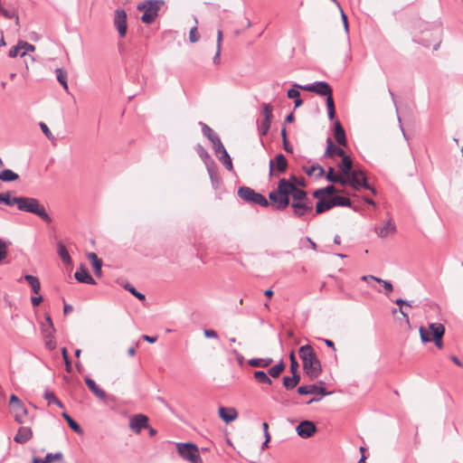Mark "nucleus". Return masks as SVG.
<instances>
[{
  "label": "nucleus",
  "mask_w": 463,
  "mask_h": 463,
  "mask_svg": "<svg viewBox=\"0 0 463 463\" xmlns=\"http://www.w3.org/2000/svg\"><path fill=\"white\" fill-rule=\"evenodd\" d=\"M148 418L144 414H136L129 420V428L136 433L148 427Z\"/></svg>",
  "instance_id": "15"
},
{
  "label": "nucleus",
  "mask_w": 463,
  "mask_h": 463,
  "mask_svg": "<svg viewBox=\"0 0 463 463\" xmlns=\"http://www.w3.org/2000/svg\"><path fill=\"white\" fill-rule=\"evenodd\" d=\"M58 254L63 263L69 264L71 261V259L70 257L69 251L67 250L66 247L62 243L58 244Z\"/></svg>",
  "instance_id": "41"
},
{
  "label": "nucleus",
  "mask_w": 463,
  "mask_h": 463,
  "mask_svg": "<svg viewBox=\"0 0 463 463\" xmlns=\"http://www.w3.org/2000/svg\"><path fill=\"white\" fill-rule=\"evenodd\" d=\"M161 0H148L137 5V9L143 11L141 20L145 24H151L158 15V11L163 5Z\"/></svg>",
  "instance_id": "4"
},
{
  "label": "nucleus",
  "mask_w": 463,
  "mask_h": 463,
  "mask_svg": "<svg viewBox=\"0 0 463 463\" xmlns=\"http://www.w3.org/2000/svg\"><path fill=\"white\" fill-rule=\"evenodd\" d=\"M442 337H443V335H438V336H435L434 338H432L433 341H434L435 345L439 349H441L443 347Z\"/></svg>",
  "instance_id": "64"
},
{
  "label": "nucleus",
  "mask_w": 463,
  "mask_h": 463,
  "mask_svg": "<svg viewBox=\"0 0 463 463\" xmlns=\"http://www.w3.org/2000/svg\"><path fill=\"white\" fill-rule=\"evenodd\" d=\"M19 196L11 197L10 193H2L0 194V203H5L9 206L16 205L18 203Z\"/></svg>",
  "instance_id": "36"
},
{
  "label": "nucleus",
  "mask_w": 463,
  "mask_h": 463,
  "mask_svg": "<svg viewBox=\"0 0 463 463\" xmlns=\"http://www.w3.org/2000/svg\"><path fill=\"white\" fill-rule=\"evenodd\" d=\"M200 39V34L198 33L197 25H194L190 29L189 32V41L192 43H197Z\"/></svg>",
  "instance_id": "51"
},
{
  "label": "nucleus",
  "mask_w": 463,
  "mask_h": 463,
  "mask_svg": "<svg viewBox=\"0 0 463 463\" xmlns=\"http://www.w3.org/2000/svg\"><path fill=\"white\" fill-rule=\"evenodd\" d=\"M62 458L61 452L48 453L44 458V463H52L54 460H60Z\"/></svg>",
  "instance_id": "48"
},
{
  "label": "nucleus",
  "mask_w": 463,
  "mask_h": 463,
  "mask_svg": "<svg viewBox=\"0 0 463 463\" xmlns=\"http://www.w3.org/2000/svg\"><path fill=\"white\" fill-rule=\"evenodd\" d=\"M0 14L5 19H14L15 24L19 25V16L17 10L14 7H4L2 5V0H0Z\"/></svg>",
  "instance_id": "19"
},
{
  "label": "nucleus",
  "mask_w": 463,
  "mask_h": 463,
  "mask_svg": "<svg viewBox=\"0 0 463 463\" xmlns=\"http://www.w3.org/2000/svg\"><path fill=\"white\" fill-rule=\"evenodd\" d=\"M282 382H283V386L287 390H292V389H294L297 386L295 384V383L293 382L292 378L289 377V376H284L283 379H282Z\"/></svg>",
  "instance_id": "54"
},
{
  "label": "nucleus",
  "mask_w": 463,
  "mask_h": 463,
  "mask_svg": "<svg viewBox=\"0 0 463 463\" xmlns=\"http://www.w3.org/2000/svg\"><path fill=\"white\" fill-rule=\"evenodd\" d=\"M296 431L299 437L307 439L316 433L317 427L315 423L310 420H303L297 426Z\"/></svg>",
  "instance_id": "12"
},
{
  "label": "nucleus",
  "mask_w": 463,
  "mask_h": 463,
  "mask_svg": "<svg viewBox=\"0 0 463 463\" xmlns=\"http://www.w3.org/2000/svg\"><path fill=\"white\" fill-rule=\"evenodd\" d=\"M341 157H342V161L338 165V167L340 168L342 173L345 176H347L353 171L352 170L353 162H352V159L349 156H347L346 155H344V156H341Z\"/></svg>",
  "instance_id": "28"
},
{
  "label": "nucleus",
  "mask_w": 463,
  "mask_h": 463,
  "mask_svg": "<svg viewBox=\"0 0 463 463\" xmlns=\"http://www.w3.org/2000/svg\"><path fill=\"white\" fill-rule=\"evenodd\" d=\"M337 175L339 174H335L333 167H330L327 174H326V180L332 183H335L336 180Z\"/></svg>",
  "instance_id": "57"
},
{
  "label": "nucleus",
  "mask_w": 463,
  "mask_h": 463,
  "mask_svg": "<svg viewBox=\"0 0 463 463\" xmlns=\"http://www.w3.org/2000/svg\"><path fill=\"white\" fill-rule=\"evenodd\" d=\"M326 195V193L323 191V188L317 189L313 193V196L315 198H317L319 200H325L324 197Z\"/></svg>",
  "instance_id": "62"
},
{
  "label": "nucleus",
  "mask_w": 463,
  "mask_h": 463,
  "mask_svg": "<svg viewBox=\"0 0 463 463\" xmlns=\"http://www.w3.org/2000/svg\"><path fill=\"white\" fill-rule=\"evenodd\" d=\"M219 417L227 424L235 420L238 417V411L233 407H219L218 409Z\"/></svg>",
  "instance_id": "16"
},
{
  "label": "nucleus",
  "mask_w": 463,
  "mask_h": 463,
  "mask_svg": "<svg viewBox=\"0 0 463 463\" xmlns=\"http://www.w3.org/2000/svg\"><path fill=\"white\" fill-rule=\"evenodd\" d=\"M45 340V345L48 349L52 350L56 346V343L53 339V335L52 336H49L48 338H44Z\"/></svg>",
  "instance_id": "58"
},
{
  "label": "nucleus",
  "mask_w": 463,
  "mask_h": 463,
  "mask_svg": "<svg viewBox=\"0 0 463 463\" xmlns=\"http://www.w3.org/2000/svg\"><path fill=\"white\" fill-rule=\"evenodd\" d=\"M376 282L383 285L386 295H389L393 290V287H392V283L387 280H383L380 278H377Z\"/></svg>",
  "instance_id": "53"
},
{
  "label": "nucleus",
  "mask_w": 463,
  "mask_h": 463,
  "mask_svg": "<svg viewBox=\"0 0 463 463\" xmlns=\"http://www.w3.org/2000/svg\"><path fill=\"white\" fill-rule=\"evenodd\" d=\"M45 320L47 323V327L43 326V337L48 338L49 336H52V335L54 334L55 328L53 326L52 320L49 315L45 316Z\"/></svg>",
  "instance_id": "37"
},
{
  "label": "nucleus",
  "mask_w": 463,
  "mask_h": 463,
  "mask_svg": "<svg viewBox=\"0 0 463 463\" xmlns=\"http://www.w3.org/2000/svg\"><path fill=\"white\" fill-rule=\"evenodd\" d=\"M299 356L303 362L305 373L311 379H317L322 373V366L313 347L309 345H302L299 350Z\"/></svg>",
  "instance_id": "2"
},
{
  "label": "nucleus",
  "mask_w": 463,
  "mask_h": 463,
  "mask_svg": "<svg viewBox=\"0 0 463 463\" xmlns=\"http://www.w3.org/2000/svg\"><path fill=\"white\" fill-rule=\"evenodd\" d=\"M202 131L203 134L211 141L215 153L220 149H223L224 146L222 145L221 139L209 126L206 124H202Z\"/></svg>",
  "instance_id": "14"
},
{
  "label": "nucleus",
  "mask_w": 463,
  "mask_h": 463,
  "mask_svg": "<svg viewBox=\"0 0 463 463\" xmlns=\"http://www.w3.org/2000/svg\"><path fill=\"white\" fill-rule=\"evenodd\" d=\"M326 108H327V115L329 119H334L335 116V102L333 99V95L329 96L326 99Z\"/></svg>",
  "instance_id": "43"
},
{
  "label": "nucleus",
  "mask_w": 463,
  "mask_h": 463,
  "mask_svg": "<svg viewBox=\"0 0 463 463\" xmlns=\"http://www.w3.org/2000/svg\"><path fill=\"white\" fill-rule=\"evenodd\" d=\"M88 259L91 262L96 276H101L102 260L98 258L97 254L90 252L88 254Z\"/></svg>",
  "instance_id": "25"
},
{
  "label": "nucleus",
  "mask_w": 463,
  "mask_h": 463,
  "mask_svg": "<svg viewBox=\"0 0 463 463\" xmlns=\"http://www.w3.org/2000/svg\"><path fill=\"white\" fill-rule=\"evenodd\" d=\"M288 167V161L283 154H278L274 159L269 161V175L274 172L283 174Z\"/></svg>",
  "instance_id": "11"
},
{
  "label": "nucleus",
  "mask_w": 463,
  "mask_h": 463,
  "mask_svg": "<svg viewBox=\"0 0 463 463\" xmlns=\"http://www.w3.org/2000/svg\"><path fill=\"white\" fill-rule=\"evenodd\" d=\"M19 178V175L10 169H4L0 172V180L3 182H13Z\"/></svg>",
  "instance_id": "35"
},
{
  "label": "nucleus",
  "mask_w": 463,
  "mask_h": 463,
  "mask_svg": "<svg viewBox=\"0 0 463 463\" xmlns=\"http://www.w3.org/2000/svg\"><path fill=\"white\" fill-rule=\"evenodd\" d=\"M326 143H327L326 149L325 152L326 156L332 157L335 155H336L341 157V156H344V155H345L344 149H342L341 147L335 146L330 138L327 139Z\"/></svg>",
  "instance_id": "22"
},
{
  "label": "nucleus",
  "mask_w": 463,
  "mask_h": 463,
  "mask_svg": "<svg viewBox=\"0 0 463 463\" xmlns=\"http://www.w3.org/2000/svg\"><path fill=\"white\" fill-rule=\"evenodd\" d=\"M335 141L340 146H346V137L344 128L342 127L340 121L336 120L335 122Z\"/></svg>",
  "instance_id": "21"
},
{
  "label": "nucleus",
  "mask_w": 463,
  "mask_h": 463,
  "mask_svg": "<svg viewBox=\"0 0 463 463\" xmlns=\"http://www.w3.org/2000/svg\"><path fill=\"white\" fill-rule=\"evenodd\" d=\"M44 399L48 402L49 404L54 403L60 408H63V404L61 401L55 396V394L52 392L46 391L43 394Z\"/></svg>",
  "instance_id": "42"
},
{
  "label": "nucleus",
  "mask_w": 463,
  "mask_h": 463,
  "mask_svg": "<svg viewBox=\"0 0 463 463\" xmlns=\"http://www.w3.org/2000/svg\"><path fill=\"white\" fill-rule=\"evenodd\" d=\"M332 200L334 203V207L335 206H348V207L351 206V201L346 197L336 195V196H334L332 198Z\"/></svg>",
  "instance_id": "44"
},
{
  "label": "nucleus",
  "mask_w": 463,
  "mask_h": 463,
  "mask_svg": "<svg viewBox=\"0 0 463 463\" xmlns=\"http://www.w3.org/2000/svg\"><path fill=\"white\" fill-rule=\"evenodd\" d=\"M298 90L299 89L293 87L292 89L288 90L287 93L288 99H294L295 108H298L303 104Z\"/></svg>",
  "instance_id": "34"
},
{
  "label": "nucleus",
  "mask_w": 463,
  "mask_h": 463,
  "mask_svg": "<svg viewBox=\"0 0 463 463\" xmlns=\"http://www.w3.org/2000/svg\"><path fill=\"white\" fill-rule=\"evenodd\" d=\"M271 358H252L248 361V364L252 367L266 368L272 364Z\"/></svg>",
  "instance_id": "30"
},
{
  "label": "nucleus",
  "mask_w": 463,
  "mask_h": 463,
  "mask_svg": "<svg viewBox=\"0 0 463 463\" xmlns=\"http://www.w3.org/2000/svg\"><path fill=\"white\" fill-rule=\"evenodd\" d=\"M255 191L248 186L240 187L238 190V195L240 198L247 203H250L255 195Z\"/></svg>",
  "instance_id": "26"
},
{
  "label": "nucleus",
  "mask_w": 463,
  "mask_h": 463,
  "mask_svg": "<svg viewBox=\"0 0 463 463\" xmlns=\"http://www.w3.org/2000/svg\"><path fill=\"white\" fill-rule=\"evenodd\" d=\"M125 288L128 291H129L132 295H134L136 298H137L139 300H145V295L143 293L138 292L131 284H126Z\"/></svg>",
  "instance_id": "50"
},
{
  "label": "nucleus",
  "mask_w": 463,
  "mask_h": 463,
  "mask_svg": "<svg viewBox=\"0 0 463 463\" xmlns=\"http://www.w3.org/2000/svg\"><path fill=\"white\" fill-rule=\"evenodd\" d=\"M263 120L271 121L272 119V107L270 104H263L262 107Z\"/></svg>",
  "instance_id": "46"
},
{
  "label": "nucleus",
  "mask_w": 463,
  "mask_h": 463,
  "mask_svg": "<svg viewBox=\"0 0 463 463\" xmlns=\"http://www.w3.org/2000/svg\"><path fill=\"white\" fill-rule=\"evenodd\" d=\"M293 87L301 89L302 90L314 92L317 95L321 97H329L333 95V90L330 85L326 81H316L312 84L307 85H300V84H293Z\"/></svg>",
  "instance_id": "6"
},
{
  "label": "nucleus",
  "mask_w": 463,
  "mask_h": 463,
  "mask_svg": "<svg viewBox=\"0 0 463 463\" xmlns=\"http://www.w3.org/2000/svg\"><path fill=\"white\" fill-rule=\"evenodd\" d=\"M231 352H232V354H234V356L236 357L238 364H239L240 365H242V364H243V363H244V357H243V355H242V354H240L237 350H235V349H234V350H232Z\"/></svg>",
  "instance_id": "61"
},
{
  "label": "nucleus",
  "mask_w": 463,
  "mask_h": 463,
  "mask_svg": "<svg viewBox=\"0 0 463 463\" xmlns=\"http://www.w3.org/2000/svg\"><path fill=\"white\" fill-rule=\"evenodd\" d=\"M284 370L285 364L283 361H280L279 364L269 368L268 374L269 375V377L277 378Z\"/></svg>",
  "instance_id": "39"
},
{
  "label": "nucleus",
  "mask_w": 463,
  "mask_h": 463,
  "mask_svg": "<svg viewBox=\"0 0 463 463\" xmlns=\"http://www.w3.org/2000/svg\"><path fill=\"white\" fill-rule=\"evenodd\" d=\"M21 43V45H22V52L20 53V56L21 57H24L25 56V54L28 52H33L35 50V46L27 43V42H24V41H20Z\"/></svg>",
  "instance_id": "49"
},
{
  "label": "nucleus",
  "mask_w": 463,
  "mask_h": 463,
  "mask_svg": "<svg viewBox=\"0 0 463 463\" xmlns=\"http://www.w3.org/2000/svg\"><path fill=\"white\" fill-rule=\"evenodd\" d=\"M298 393L300 395H307V394H314L318 393L321 395L319 398H312L307 402V404H311L312 402H316L321 400L323 396L328 395L331 392H326L325 388L321 386H317V384H310V385H301L298 388Z\"/></svg>",
  "instance_id": "10"
},
{
  "label": "nucleus",
  "mask_w": 463,
  "mask_h": 463,
  "mask_svg": "<svg viewBox=\"0 0 463 463\" xmlns=\"http://www.w3.org/2000/svg\"><path fill=\"white\" fill-rule=\"evenodd\" d=\"M74 277L80 283H85V284H90V285L96 284V281L94 280V279L90 276L88 269L83 266H81L79 269L76 270Z\"/></svg>",
  "instance_id": "17"
},
{
  "label": "nucleus",
  "mask_w": 463,
  "mask_h": 463,
  "mask_svg": "<svg viewBox=\"0 0 463 463\" xmlns=\"http://www.w3.org/2000/svg\"><path fill=\"white\" fill-rule=\"evenodd\" d=\"M270 124L271 121L262 119L260 126L259 127V133L260 137H264L268 134L270 128Z\"/></svg>",
  "instance_id": "47"
},
{
  "label": "nucleus",
  "mask_w": 463,
  "mask_h": 463,
  "mask_svg": "<svg viewBox=\"0 0 463 463\" xmlns=\"http://www.w3.org/2000/svg\"><path fill=\"white\" fill-rule=\"evenodd\" d=\"M24 279L32 288L33 292L34 294H39L41 289V283L38 278L33 275H25Z\"/></svg>",
  "instance_id": "32"
},
{
  "label": "nucleus",
  "mask_w": 463,
  "mask_h": 463,
  "mask_svg": "<svg viewBox=\"0 0 463 463\" xmlns=\"http://www.w3.org/2000/svg\"><path fill=\"white\" fill-rule=\"evenodd\" d=\"M290 195L293 198L290 205L295 216L302 217L312 211L313 205L307 192L298 188L295 184L285 178L280 179L277 189L269 194L272 208L279 211L285 210L290 203Z\"/></svg>",
  "instance_id": "1"
},
{
  "label": "nucleus",
  "mask_w": 463,
  "mask_h": 463,
  "mask_svg": "<svg viewBox=\"0 0 463 463\" xmlns=\"http://www.w3.org/2000/svg\"><path fill=\"white\" fill-rule=\"evenodd\" d=\"M61 415L72 430L79 434L82 433L80 426L67 412H62Z\"/></svg>",
  "instance_id": "40"
},
{
  "label": "nucleus",
  "mask_w": 463,
  "mask_h": 463,
  "mask_svg": "<svg viewBox=\"0 0 463 463\" xmlns=\"http://www.w3.org/2000/svg\"><path fill=\"white\" fill-rule=\"evenodd\" d=\"M419 332L421 342L427 343L431 340L430 335H432V338L438 335H444L445 327L440 323H430L428 328L420 326Z\"/></svg>",
  "instance_id": "8"
},
{
  "label": "nucleus",
  "mask_w": 463,
  "mask_h": 463,
  "mask_svg": "<svg viewBox=\"0 0 463 463\" xmlns=\"http://www.w3.org/2000/svg\"><path fill=\"white\" fill-rule=\"evenodd\" d=\"M333 207H334V203H333L332 198L329 200H319L316 205V213L317 214H319L327 210L332 209Z\"/></svg>",
  "instance_id": "31"
},
{
  "label": "nucleus",
  "mask_w": 463,
  "mask_h": 463,
  "mask_svg": "<svg viewBox=\"0 0 463 463\" xmlns=\"http://www.w3.org/2000/svg\"><path fill=\"white\" fill-rule=\"evenodd\" d=\"M305 173L309 176L322 177L325 174L324 168L318 164H313L309 166L303 167Z\"/></svg>",
  "instance_id": "24"
},
{
  "label": "nucleus",
  "mask_w": 463,
  "mask_h": 463,
  "mask_svg": "<svg viewBox=\"0 0 463 463\" xmlns=\"http://www.w3.org/2000/svg\"><path fill=\"white\" fill-rule=\"evenodd\" d=\"M85 383L89 389L93 392V394L100 400L106 399V392L101 388H99L96 383L90 377L85 378Z\"/></svg>",
  "instance_id": "20"
},
{
  "label": "nucleus",
  "mask_w": 463,
  "mask_h": 463,
  "mask_svg": "<svg viewBox=\"0 0 463 463\" xmlns=\"http://www.w3.org/2000/svg\"><path fill=\"white\" fill-rule=\"evenodd\" d=\"M6 257V245L0 240V262Z\"/></svg>",
  "instance_id": "59"
},
{
  "label": "nucleus",
  "mask_w": 463,
  "mask_h": 463,
  "mask_svg": "<svg viewBox=\"0 0 463 463\" xmlns=\"http://www.w3.org/2000/svg\"><path fill=\"white\" fill-rule=\"evenodd\" d=\"M17 208L22 212L35 214L46 223L52 222V218L48 214L45 206L36 198L19 196Z\"/></svg>",
  "instance_id": "3"
},
{
  "label": "nucleus",
  "mask_w": 463,
  "mask_h": 463,
  "mask_svg": "<svg viewBox=\"0 0 463 463\" xmlns=\"http://www.w3.org/2000/svg\"><path fill=\"white\" fill-rule=\"evenodd\" d=\"M336 180L337 181L335 182V184H340L342 185H345L346 184L349 183V176L345 177V176H342L341 175H337Z\"/></svg>",
  "instance_id": "63"
},
{
  "label": "nucleus",
  "mask_w": 463,
  "mask_h": 463,
  "mask_svg": "<svg viewBox=\"0 0 463 463\" xmlns=\"http://www.w3.org/2000/svg\"><path fill=\"white\" fill-rule=\"evenodd\" d=\"M395 231V225L392 222V220L387 221L383 227L377 230V233L380 237L384 238L387 237L389 234L394 232Z\"/></svg>",
  "instance_id": "29"
},
{
  "label": "nucleus",
  "mask_w": 463,
  "mask_h": 463,
  "mask_svg": "<svg viewBox=\"0 0 463 463\" xmlns=\"http://www.w3.org/2000/svg\"><path fill=\"white\" fill-rule=\"evenodd\" d=\"M253 376L259 383L268 384V385L272 384V381H271L269 375L267 373H265L264 371H256V372H254Z\"/></svg>",
  "instance_id": "33"
},
{
  "label": "nucleus",
  "mask_w": 463,
  "mask_h": 463,
  "mask_svg": "<svg viewBox=\"0 0 463 463\" xmlns=\"http://www.w3.org/2000/svg\"><path fill=\"white\" fill-rule=\"evenodd\" d=\"M222 40H223L222 30L221 28H219L217 30L216 52L213 59V62L215 65H218L221 62V52H222Z\"/></svg>",
  "instance_id": "23"
},
{
  "label": "nucleus",
  "mask_w": 463,
  "mask_h": 463,
  "mask_svg": "<svg viewBox=\"0 0 463 463\" xmlns=\"http://www.w3.org/2000/svg\"><path fill=\"white\" fill-rule=\"evenodd\" d=\"M215 154L219 156V160L222 163L224 167H226L228 170H232V162L225 147H223V149L218 150V152Z\"/></svg>",
  "instance_id": "27"
},
{
  "label": "nucleus",
  "mask_w": 463,
  "mask_h": 463,
  "mask_svg": "<svg viewBox=\"0 0 463 463\" xmlns=\"http://www.w3.org/2000/svg\"><path fill=\"white\" fill-rule=\"evenodd\" d=\"M9 405L11 407L15 420L18 423H22L24 421V417L27 415V410L24 407L22 401L16 395L12 394L10 397Z\"/></svg>",
  "instance_id": "9"
},
{
  "label": "nucleus",
  "mask_w": 463,
  "mask_h": 463,
  "mask_svg": "<svg viewBox=\"0 0 463 463\" xmlns=\"http://www.w3.org/2000/svg\"><path fill=\"white\" fill-rule=\"evenodd\" d=\"M55 73H56L57 80L61 84L63 89L67 90H68L67 71L61 68H58L55 70Z\"/></svg>",
  "instance_id": "38"
},
{
  "label": "nucleus",
  "mask_w": 463,
  "mask_h": 463,
  "mask_svg": "<svg viewBox=\"0 0 463 463\" xmlns=\"http://www.w3.org/2000/svg\"><path fill=\"white\" fill-rule=\"evenodd\" d=\"M33 431L30 427H20L15 434L14 440L19 444H24L31 439Z\"/></svg>",
  "instance_id": "18"
},
{
  "label": "nucleus",
  "mask_w": 463,
  "mask_h": 463,
  "mask_svg": "<svg viewBox=\"0 0 463 463\" xmlns=\"http://www.w3.org/2000/svg\"><path fill=\"white\" fill-rule=\"evenodd\" d=\"M289 359H290V372L298 371L299 365L296 359L294 352L290 353Z\"/></svg>",
  "instance_id": "56"
},
{
  "label": "nucleus",
  "mask_w": 463,
  "mask_h": 463,
  "mask_svg": "<svg viewBox=\"0 0 463 463\" xmlns=\"http://www.w3.org/2000/svg\"><path fill=\"white\" fill-rule=\"evenodd\" d=\"M347 176H349V184L354 189L360 190L361 187H364L372 191L373 194H376L375 189L367 183L364 171L360 169H354Z\"/></svg>",
  "instance_id": "7"
},
{
  "label": "nucleus",
  "mask_w": 463,
  "mask_h": 463,
  "mask_svg": "<svg viewBox=\"0 0 463 463\" xmlns=\"http://www.w3.org/2000/svg\"><path fill=\"white\" fill-rule=\"evenodd\" d=\"M114 24L120 37H124L127 33V14L122 9L115 11Z\"/></svg>",
  "instance_id": "13"
},
{
  "label": "nucleus",
  "mask_w": 463,
  "mask_h": 463,
  "mask_svg": "<svg viewBox=\"0 0 463 463\" xmlns=\"http://www.w3.org/2000/svg\"><path fill=\"white\" fill-rule=\"evenodd\" d=\"M250 203L259 204L263 207H267L269 205V203L266 199V197L259 193H255V195L253 196V199L251 200Z\"/></svg>",
  "instance_id": "45"
},
{
  "label": "nucleus",
  "mask_w": 463,
  "mask_h": 463,
  "mask_svg": "<svg viewBox=\"0 0 463 463\" xmlns=\"http://www.w3.org/2000/svg\"><path fill=\"white\" fill-rule=\"evenodd\" d=\"M177 451L183 458L191 463H203L198 448L192 443H178Z\"/></svg>",
  "instance_id": "5"
},
{
  "label": "nucleus",
  "mask_w": 463,
  "mask_h": 463,
  "mask_svg": "<svg viewBox=\"0 0 463 463\" xmlns=\"http://www.w3.org/2000/svg\"><path fill=\"white\" fill-rule=\"evenodd\" d=\"M39 126H40L42 131L43 132V134L45 135V137L49 140H53L54 139L53 135L52 134L51 130L49 129L48 126L45 123L40 122Z\"/></svg>",
  "instance_id": "55"
},
{
  "label": "nucleus",
  "mask_w": 463,
  "mask_h": 463,
  "mask_svg": "<svg viewBox=\"0 0 463 463\" xmlns=\"http://www.w3.org/2000/svg\"><path fill=\"white\" fill-rule=\"evenodd\" d=\"M203 334L207 338H218L216 331L213 329H204Z\"/></svg>",
  "instance_id": "60"
},
{
  "label": "nucleus",
  "mask_w": 463,
  "mask_h": 463,
  "mask_svg": "<svg viewBox=\"0 0 463 463\" xmlns=\"http://www.w3.org/2000/svg\"><path fill=\"white\" fill-rule=\"evenodd\" d=\"M22 52V45L20 41L15 46H13L8 52V56L10 58H15L17 56H20V53Z\"/></svg>",
  "instance_id": "52"
}]
</instances>
